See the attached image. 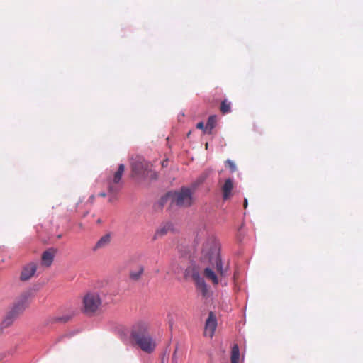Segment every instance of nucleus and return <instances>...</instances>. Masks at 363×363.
<instances>
[{"mask_svg":"<svg viewBox=\"0 0 363 363\" xmlns=\"http://www.w3.org/2000/svg\"><path fill=\"white\" fill-rule=\"evenodd\" d=\"M201 253L203 261L208 262L218 273L216 274L213 268L207 267L203 269V274L213 286H216L227 272V269L223 267L218 240L213 237L208 238L203 244Z\"/></svg>","mask_w":363,"mask_h":363,"instance_id":"f257e3e1","label":"nucleus"},{"mask_svg":"<svg viewBox=\"0 0 363 363\" xmlns=\"http://www.w3.org/2000/svg\"><path fill=\"white\" fill-rule=\"evenodd\" d=\"M147 328L145 323L135 324L131 331V338L143 351L151 353L155 350L156 343L148 333Z\"/></svg>","mask_w":363,"mask_h":363,"instance_id":"f03ea898","label":"nucleus"},{"mask_svg":"<svg viewBox=\"0 0 363 363\" xmlns=\"http://www.w3.org/2000/svg\"><path fill=\"white\" fill-rule=\"evenodd\" d=\"M132 177L139 180H155L157 178L156 172L152 169V164L144 160H138L131 164Z\"/></svg>","mask_w":363,"mask_h":363,"instance_id":"7ed1b4c3","label":"nucleus"},{"mask_svg":"<svg viewBox=\"0 0 363 363\" xmlns=\"http://www.w3.org/2000/svg\"><path fill=\"white\" fill-rule=\"evenodd\" d=\"M164 199H169L172 205L186 208L193 204V191L187 187H182L179 191L169 192Z\"/></svg>","mask_w":363,"mask_h":363,"instance_id":"20e7f679","label":"nucleus"},{"mask_svg":"<svg viewBox=\"0 0 363 363\" xmlns=\"http://www.w3.org/2000/svg\"><path fill=\"white\" fill-rule=\"evenodd\" d=\"M125 171V166L123 164H119L118 170L114 173L113 177L107 179V189L108 194L111 195L108 201L112 202L116 200V195L122 188L121 182L122 175Z\"/></svg>","mask_w":363,"mask_h":363,"instance_id":"39448f33","label":"nucleus"},{"mask_svg":"<svg viewBox=\"0 0 363 363\" xmlns=\"http://www.w3.org/2000/svg\"><path fill=\"white\" fill-rule=\"evenodd\" d=\"M101 305V299L96 292H89L83 298V310L87 315H93Z\"/></svg>","mask_w":363,"mask_h":363,"instance_id":"423d86ee","label":"nucleus"},{"mask_svg":"<svg viewBox=\"0 0 363 363\" xmlns=\"http://www.w3.org/2000/svg\"><path fill=\"white\" fill-rule=\"evenodd\" d=\"M184 275L186 278L191 277L193 279L197 290L200 291L203 298H207L208 296L209 293L208 286L203 278L200 276L199 272L194 267H188L185 270Z\"/></svg>","mask_w":363,"mask_h":363,"instance_id":"0eeeda50","label":"nucleus"},{"mask_svg":"<svg viewBox=\"0 0 363 363\" xmlns=\"http://www.w3.org/2000/svg\"><path fill=\"white\" fill-rule=\"evenodd\" d=\"M217 327V320L216 318L213 313V312H210L208 315V318L206 321L205 324V330H204V335L206 337H212L214 332Z\"/></svg>","mask_w":363,"mask_h":363,"instance_id":"6e6552de","label":"nucleus"},{"mask_svg":"<svg viewBox=\"0 0 363 363\" xmlns=\"http://www.w3.org/2000/svg\"><path fill=\"white\" fill-rule=\"evenodd\" d=\"M30 297L31 294L30 292H23L16 299L13 306L23 312L29 304Z\"/></svg>","mask_w":363,"mask_h":363,"instance_id":"1a4fd4ad","label":"nucleus"},{"mask_svg":"<svg viewBox=\"0 0 363 363\" xmlns=\"http://www.w3.org/2000/svg\"><path fill=\"white\" fill-rule=\"evenodd\" d=\"M37 265L30 262L23 267L21 273L20 279L23 281L29 280L36 272Z\"/></svg>","mask_w":363,"mask_h":363,"instance_id":"9d476101","label":"nucleus"},{"mask_svg":"<svg viewBox=\"0 0 363 363\" xmlns=\"http://www.w3.org/2000/svg\"><path fill=\"white\" fill-rule=\"evenodd\" d=\"M55 252L56 250L54 248H50L45 250L42 255V264L48 267L51 266Z\"/></svg>","mask_w":363,"mask_h":363,"instance_id":"9b49d317","label":"nucleus"},{"mask_svg":"<svg viewBox=\"0 0 363 363\" xmlns=\"http://www.w3.org/2000/svg\"><path fill=\"white\" fill-rule=\"evenodd\" d=\"M233 189V179L229 178L225 181L222 186L223 198L224 200H228L231 196V191Z\"/></svg>","mask_w":363,"mask_h":363,"instance_id":"f8f14e48","label":"nucleus"},{"mask_svg":"<svg viewBox=\"0 0 363 363\" xmlns=\"http://www.w3.org/2000/svg\"><path fill=\"white\" fill-rule=\"evenodd\" d=\"M18 318L10 311H8L1 323L0 328L4 329L11 326Z\"/></svg>","mask_w":363,"mask_h":363,"instance_id":"ddd939ff","label":"nucleus"},{"mask_svg":"<svg viewBox=\"0 0 363 363\" xmlns=\"http://www.w3.org/2000/svg\"><path fill=\"white\" fill-rule=\"evenodd\" d=\"M111 239V237L110 234H106V235H103L96 243L93 250L94 251H96L99 249L104 248V247H106L110 243Z\"/></svg>","mask_w":363,"mask_h":363,"instance_id":"4468645a","label":"nucleus"},{"mask_svg":"<svg viewBox=\"0 0 363 363\" xmlns=\"http://www.w3.org/2000/svg\"><path fill=\"white\" fill-rule=\"evenodd\" d=\"M172 224L171 223H166L157 230L155 237L157 238L164 236L167 233L172 231Z\"/></svg>","mask_w":363,"mask_h":363,"instance_id":"2eb2a0df","label":"nucleus"},{"mask_svg":"<svg viewBox=\"0 0 363 363\" xmlns=\"http://www.w3.org/2000/svg\"><path fill=\"white\" fill-rule=\"evenodd\" d=\"M72 318V315H53L49 318L48 323H65L68 322Z\"/></svg>","mask_w":363,"mask_h":363,"instance_id":"dca6fc26","label":"nucleus"},{"mask_svg":"<svg viewBox=\"0 0 363 363\" xmlns=\"http://www.w3.org/2000/svg\"><path fill=\"white\" fill-rule=\"evenodd\" d=\"M216 123V116H211L207 121L206 125L205 127V132L211 134L212 130L214 128Z\"/></svg>","mask_w":363,"mask_h":363,"instance_id":"f3484780","label":"nucleus"},{"mask_svg":"<svg viewBox=\"0 0 363 363\" xmlns=\"http://www.w3.org/2000/svg\"><path fill=\"white\" fill-rule=\"evenodd\" d=\"M240 351L238 345H234L231 351V363H239Z\"/></svg>","mask_w":363,"mask_h":363,"instance_id":"a211bd4d","label":"nucleus"},{"mask_svg":"<svg viewBox=\"0 0 363 363\" xmlns=\"http://www.w3.org/2000/svg\"><path fill=\"white\" fill-rule=\"evenodd\" d=\"M144 269L142 266H139L135 270L131 271L130 277L133 280H138L140 279L143 274Z\"/></svg>","mask_w":363,"mask_h":363,"instance_id":"6ab92c4d","label":"nucleus"},{"mask_svg":"<svg viewBox=\"0 0 363 363\" xmlns=\"http://www.w3.org/2000/svg\"><path fill=\"white\" fill-rule=\"evenodd\" d=\"M220 111L223 114L230 112V103L228 102L227 100H223L221 102Z\"/></svg>","mask_w":363,"mask_h":363,"instance_id":"aec40b11","label":"nucleus"},{"mask_svg":"<svg viewBox=\"0 0 363 363\" xmlns=\"http://www.w3.org/2000/svg\"><path fill=\"white\" fill-rule=\"evenodd\" d=\"M225 164L230 168V169L232 172H235L237 170L236 165L233 161H232L230 160H227L225 161Z\"/></svg>","mask_w":363,"mask_h":363,"instance_id":"412c9836","label":"nucleus"},{"mask_svg":"<svg viewBox=\"0 0 363 363\" xmlns=\"http://www.w3.org/2000/svg\"><path fill=\"white\" fill-rule=\"evenodd\" d=\"M9 311H10L13 314H14L17 318L19 317L23 312L21 310L16 308L14 306H12Z\"/></svg>","mask_w":363,"mask_h":363,"instance_id":"4be33fe9","label":"nucleus"},{"mask_svg":"<svg viewBox=\"0 0 363 363\" xmlns=\"http://www.w3.org/2000/svg\"><path fill=\"white\" fill-rule=\"evenodd\" d=\"M205 127L206 126L204 125V123L203 122H199L196 125L197 128L203 130L204 131H205Z\"/></svg>","mask_w":363,"mask_h":363,"instance_id":"5701e85b","label":"nucleus"},{"mask_svg":"<svg viewBox=\"0 0 363 363\" xmlns=\"http://www.w3.org/2000/svg\"><path fill=\"white\" fill-rule=\"evenodd\" d=\"M65 337H67V336H66V335H63V336H60V337H59L56 340L55 343H57V342H59L62 341V340L64 338H65Z\"/></svg>","mask_w":363,"mask_h":363,"instance_id":"b1692460","label":"nucleus"},{"mask_svg":"<svg viewBox=\"0 0 363 363\" xmlns=\"http://www.w3.org/2000/svg\"><path fill=\"white\" fill-rule=\"evenodd\" d=\"M172 361L174 363H177V358H176V351L173 354Z\"/></svg>","mask_w":363,"mask_h":363,"instance_id":"393cba45","label":"nucleus"},{"mask_svg":"<svg viewBox=\"0 0 363 363\" xmlns=\"http://www.w3.org/2000/svg\"><path fill=\"white\" fill-rule=\"evenodd\" d=\"M247 204H248V203H247V199H244V208H247Z\"/></svg>","mask_w":363,"mask_h":363,"instance_id":"a878e982","label":"nucleus"},{"mask_svg":"<svg viewBox=\"0 0 363 363\" xmlns=\"http://www.w3.org/2000/svg\"><path fill=\"white\" fill-rule=\"evenodd\" d=\"M99 196L101 197H105L106 196V194L104 192H101L99 194Z\"/></svg>","mask_w":363,"mask_h":363,"instance_id":"bb28decb","label":"nucleus"},{"mask_svg":"<svg viewBox=\"0 0 363 363\" xmlns=\"http://www.w3.org/2000/svg\"><path fill=\"white\" fill-rule=\"evenodd\" d=\"M94 196L93 195H92V196H90V198H89V199H90V200H91V201H93V200H94Z\"/></svg>","mask_w":363,"mask_h":363,"instance_id":"cd10ccee","label":"nucleus"},{"mask_svg":"<svg viewBox=\"0 0 363 363\" xmlns=\"http://www.w3.org/2000/svg\"><path fill=\"white\" fill-rule=\"evenodd\" d=\"M164 165H166V163H164V162H163V163H162V166H164Z\"/></svg>","mask_w":363,"mask_h":363,"instance_id":"c85d7f7f","label":"nucleus"},{"mask_svg":"<svg viewBox=\"0 0 363 363\" xmlns=\"http://www.w3.org/2000/svg\"><path fill=\"white\" fill-rule=\"evenodd\" d=\"M164 165H166V163H164V162H163V163H162V166H164Z\"/></svg>","mask_w":363,"mask_h":363,"instance_id":"c756f323","label":"nucleus"}]
</instances>
